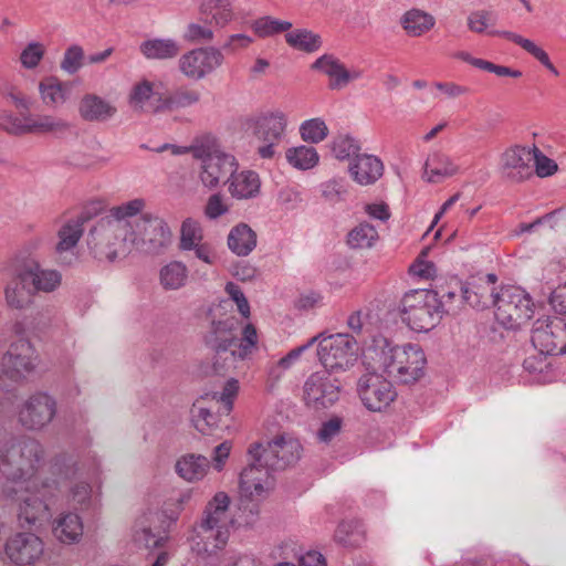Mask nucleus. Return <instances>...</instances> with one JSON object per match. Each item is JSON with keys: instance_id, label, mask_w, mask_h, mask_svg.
<instances>
[{"instance_id": "nucleus-1", "label": "nucleus", "mask_w": 566, "mask_h": 566, "mask_svg": "<svg viewBox=\"0 0 566 566\" xmlns=\"http://www.w3.org/2000/svg\"><path fill=\"white\" fill-rule=\"evenodd\" d=\"M51 471L55 478L43 480L35 492L27 489L25 494L19 495L17 489L6 488L7 496L20 502L18 516L22 526L50 517V503L61 493L62 485L76 476V462L70 455H56Z\"/></svg>"}, {"instance_id": "nucleus-2", "label": "nucleus", "mask_w": 566, "mask_h": 566, "mask_svg": "<svg viewBox=\"0 0 566 566\" xmlns=\"http://www.w3.org/2000/svg\"><path fill=\"white\" fill-rule=\"evenodd\" d=\"M44 460V448L30 437L11 438L0 449V471L13 482H27Z\"/></svg>"}, {"instance_id": "nucleus-3", "label": "nucleus", "mask_w": 566, "mask_h": 566, "mask_svg": "<svg viewBox=\"0 0 566 566\" xmlns=\"http://www.w3.org/2000/svg\"><path fill=\"white\" fill-rule=\"evenodd\" d=\"M454 307L439 298L433 290H412L400 302V317L416 332H429L444 314L454 312Z\"/></svg>"}, {"instance_id": "nucleus-4", "label": "nucleus", "mask_w": 566, "mask_h": 566, "mask_svg": "<svg viewBox=\"0 0 566 566\" xmlns=\"http://www.w3.org/2000/svg\"><path fill=\"white\" fill-rule=\"evenodd\" d=\"M189 151L193 158L202 161L200 180L205 187L212 189L221 182H228L238 167L234 156L220 149L214 136L207 134L195 138Z\"/></svg>"}, {"instance_id": "nucleus-5", "label": "nucleus", "mask_w": 566, "mask_h": 566, "mask_svg": "<svg viewBox=\"0 0 566 566\" xmlns=\"http://www.w3.org/2000/svg\"><path fill=\"white\" fill-rule=\"evenodd\" d=\"M87 245L95 259L114 262L130 253L126 223L102 217L87 234Z\"/></svg>"}, {"instance_id": "nucleus-6", "label": "nucleus", "mask_w": 566, "mask_h": 566, "mask_svg": "<svg viewBox=\"0 0 566 566\" xmlns=\"http://www.w3.org/2000/svg\"><path fill=\"white\" fill-rule=\"evenodd\" d=\"M321 336L317 343V357L323 367L332 370L346 373L358 360L359 347L354 335L348 333H336Z\"/></svg>"}, {"instance_id": "nucleus-7", "label": "nucleus", "mask_w": 566, "mask_h": 566, "mask_svg": "<svg viewBox=\"0 0 566 566\" xmlns=\"http://www.w3.org/2000/svg\"><path fill=\"white\" fill-rule=\"evenodd\" d=\"M230 505V497L226 492H218L208 502L203 517L197 526V533L205 541L203 551L214 554L222 549L229 538V530L224 525L226 513Z\"/></svg>"}, {"instance_id": "nucleus-8", "label": "nucleus", "mask_w": 566, "mask_h": 566, "mask_svg": "<svg viewBox=\"0 0 566 566\" xmlns=\"http://www.w3.org/2000/svg\"><path fill=\"white\" fill-rule=\"evenodd\" d=\"M496 321L506 328H517L533 316V302L521 287L506 285L492 293Z\"/></svg>"}, {"instance_id": "nucleus-9", "label": "nucleus", "mask_w": 566, "mask_h": 566, "mask_svg": "<svg viewBox=\"0 0 566 566\" xmlns=\"http://www.w3.org/2000/svg\"><path fill=\"white\" fill-rule=\"evenodd\" d=\"M171 242V231L167 223L151 213H144L134 222V229L128 230V243L146 254H159Z\"/></svg>"}, {"instance_id": "nucleus-10", "label": "nucleus", "mask_w": 566, "mask_h": 566, "mask_svg": "<svg viewBox=\"0 0 566 566\" xmlns=\"http://www.w3.org/2000/svg\"><path fill=\"white\" fill-rule=\"evenodd\" d=\"M40 356L28 338L12 342L0 360V380L21 384L33 374Z\"/></svg>"}, {"instance_id": "nucleus-11", "label": "nucleus", "mask_w": 566, "mask_h": 566, "mask_svg": "<svg viewBox=\"0 0 566 566\" xmlns=\"http://www.w3.org/2000/svg\"><path fill=\"white\" fill-rule=\"evenodd\" d=\"M249 123L255 138L263 144L258 147L260 157L263 159L273 158L276 154V147L284 137L287 125L286 115L281 111L266 112Z\"/></svg>"}, {"instance_id": "nucleus-12", "label": "nucleus", "mask_w": 566, "mask_h": 566, "mask_svg": "<svg viewBox=\"0 0 566 566\" xmlns=\"http://www.w3.org/2000/svg\"><path fill=\"white\" fill-rule=\"evenodd\" d=\"M249 464L242 470L240 474V493L241 502L244 500L249 501L251 518L247 520V523H252L254 517L259 514V505L255 501H259L264 496L265 488L264 484L270 478L271 468L264 464V459L256 461L258 454L249 453Z\"/></svg>"}, {"instance_id": "nucleus-13", "label": "nucleus", "mask_w": 566, "mask_h": 566, "mask_svg": "<svg viewBox=\"0 0 566 566\" xmlns=\"http://www.w3.org/2000/svg\"><path fill=\"white\" fill-rule=\"evenodd\" d=\"M302 446L298 440L279 436L266 446L255 442L249 447V453L258 454L256 461L264 459V464L273 471L284 470L301 457Z\"/></svg>"}, {"instance_id": "nucleus-14", "label": "nucleus", "mask_w": 566, "mask_h": 566, "mask_svg": "<svg viewBox=\"0 0 566 566\" xmlns=\"http://www.w3.org/2000/svg\"><path fill=\"white\" fill-rule=\"evenodd\" d=\"M238 391H206L191 407L195 427L203 432L206 427L217 422V415L228 416L237 398Z\"/></svg>"}, {"instance_id": "nucleus-15", "label": "nucleus", "mask_w": 566, "mask_h": 566, "mask_svg": "<svg viewBox=\"0 0 566 566\" xmlns=\"http://www.w3.org/2000/svg\"><path fill=\"white\" fill-rule=\"evenodd\" d=\"M537 350L549 355L566 353V322L559 317H544L535 321L531 336Z\"/></svg>"}, {"instance_id": "nucleus-16", "label": "nucleus", "mask_w": 566, "mask_h": 566, "mask_svg": "<svg viewBox=\"0 0 566 566\" xmlns=\"http://www.w3.org/2000/svg\"><path fill=\"white\" fill-rule=\"evenodd\" d=\"M389 377L398 385H413L423 376L426 365L424 353L417 344H406L398 347Z\"/></svg>"}, {"instance_id": "nucleus-17", "label": "nucleus", "mask_w": 566, "mask_h": 566, "mask_svg": "<svg viewBox=\"0 0 566 566\" xmlns=\"http://www.w3.org/2000/svg\"><path fill=\"white\" fill-rule=\"evenodd\" d=\"M224 55L220 49L203 46L182 54L178 61L180 72L188 78L199 81L222 65Z\"/></svg>"}, {"instance_id": "nucleus-18", "label": "nucleus", "mask_w": 566, "mask_h": 566, "mask_svg": "<svg viewBox=\"0 0 566 566\" xmlns=\"http://www.w3.org/2000/svg\"><path fill=\"white\" fill-rule=\"evenodd\" d=\"M56 412V401L46 391H36L20 407L19 422L28 430H41L49 424Z\"/></svg>"}, {"instance_id": "nucleus-19", "label": "nucleus", "mask_w": 566, "mask_h": 566, "mask_svg": "<svg viewBox=\"0 0 566 566\" xmlns=\"http://www.w3.org/2000/svg\"><path fill=\"white\" fill-rule=\"evenodd\" d=\"M42 539L31 532H19L10 536L4 544L6 557L15 565H32L43 555Z\"/></svg>"}, {"instance_id": "nucleus-20", "label": "nucleus", "mask_w": 566, "mask_h": 566, "mask_svg": "<svg viewBox=\"0 0 566 566\" xmlns=\"http://www.w3.org/2000/svg\"><path fill=\"white\" fill-rule=\"evenodd\" d=\"M533 148L515 145L507 148L501 156L503 176L513 181L522 182L531 178L533 169Z\"/></svg>"}, {"instance_id": "nucleus-21", "label": "nucleus", "mask_w": 566, "mask_h": 566, "mask_svg": "<svg viewBox=\"0 0 566 566\" xmlns=\"http://www.w3.org/2000/svg\"><path fill=\"white\" fill-rule=\"evenodd\" d=\"M34 296L25 272L17 258L12 264L11 277L4 286L6 303L11 308L25 310L32 305Z\"/></svg>"}, {"instance_id": "nucleus-22", "label": "nucleus", "mask_w": 566, "mask_h": 566, "mask_svg": "<svg viewBox=\"0 0 566 566\" xmlns=\"http://www.w3.org/2000/svg\"><path fill=\"white\" fill-rule=\"evenodd\" d=\"M35 295L41 293H53L62 284V274L55 269L43 268L33 258H19Z\"/></svg>"}, {"instance_id": "nucleus-23", "label": "nucleus", "mask_w": 566, "mask_h": 566, "mask_svg": "<svg viewBox=\"0 0 566 566\" xmlns=\"http://www.w3.org/2000/svg\"><path fill=\"white\" fill-rule=\"evenodd\" d=\"M238 326L239 321L234 316L212 321L210 331L206 335V344L217 354L231 353L237 347L238 338L235 331Z\"/></svg>"}, {"instance_id": "nucleus-24", "label": "nucleus", "mask_w": 566, "mask_h": 566, "mask_svg": "<svg viewBox=\"0 0 566 566\" xmlns=\"http://www.w3.org/2000/svg\"><path fill=\"white\" fill-rule=\"evenodd\" d=\"M313 70L322 71L329 76V88L342 90L348 85L350 81L358 80L363 76V71H348L345 65L332 54H324L313 64Z\"/></svg>"}, {"instance_id": "nucleus-25", "label": "nucleus", "mask_w": 566, "mask_h": 566, "mask_svg": "<svg viewBox=\"0 0 566 566\" xmlns=\"http://www.w3.org/2000/svg\"><path fill=\"white\" fill-rule=\"evenodd\" d=\"M399 345H395L387 337L374 335L364 349V359L367 365L382 369L389 375Z\"/></svg>"}, {"instance_id": "nucleus-26", "label": "nucleus", "mask_w": 566, "mask_h": 566, "mask_svg": "<svg viewBox=\"0 0 566 566\" xmlns=\"http://www.w3.org/2000/svg\"><path fill=\"white\" fill-rule=\"evenodd\" d=\"M163 98L161 94L154 93L153 83L144 80L133 86L128 103L136 113L158 114L163 113Z\"/></svg>"}, {"instance_id": "nucleus-27", "label": "nucleus", "mask_w": 566, "mask_h": 566, "mask_svg": "<svg viewBox=\"0 0 566 566\" xmlns=\"http://www.w3.org/2000/svg\"><path fill=\"white\" fill-rule=\"evenodd\" d=\"M348 171L354 181L361 186H369L382 176L384 164L375 155L360 153L349 164Z\"/></svg>"}, {"instance_id": "nucleus-28", "label": "nucleus", "mask_w": 566, "mask_h": 566, "mask_svg": "<svg viewBox=\"0 0 566 566\" xmlns=\"http://www.w3.org/2000/svg\"><path fill=\"white\" fill-rule=\"evenodd\" d=\"M116 112L114 105L95 94H85L78 104L80 116L86 122H106Z\"/></svg>"}, {"instance_id": "nucleus-29", "label": "nucleus", "mask_w": 566, "mask_h": 566, "mask_svg": "<svg viewBox=\"0 0 566 566\" xmlns=\"http://www.w3.org/2000/svg\"><path fill=\"white\" fill-rule=\"evenodd\" d=\"M139 51L147 60L167 61L176 59L181 51V46L175 39L153 38L143 41Z\"/></svg>"}, {"instance_id": "nucleus-30", "label": "nucleus", "mask_w": 566, "mask_h": 566, "mask_svg": "<svg viewBox=\"0 0 566 566\" xmlns=\"http://www.w3.org/2000/svg\"><path fill=\"white\" fill-rule=\"evenodd\" d=\"M52 532L63 544L78 543L83 536L82 518L76 513H63L54 521Z\"/></svg>"}, {"instance_id": "nucleus-31", "label": "nucleus", "mask_w": 566, "mask_h": 566, "mask_svg": "<svg viewBox=\"0 0 566 566\" xmlns=\"http://www.w3.org/2000/svg\"><path fill=\"white\" fill-rule=\"evenodd\" d=\"M91 218L88 211L82 212L76 219L69 220L59 230V242L56 244V252L62 258L63 253L71 251L75 248L78 240L83 234V224Z\"/></svg>"}, {"instance_id": "nucleus-32", "label": "nucleus", "mask_w": 566, "mask_h": 566, "mask_svg": "<svg viewBox=\"0 0 566 566\" xmlns=\"http://www.w3.org/2000/svg\"><path fill=\"white\" fill-rule=\"evenodd\" d=\"M200 21L209 22L218 28L226 27L233 19V10L229 0H207L201 3Z\"/></svg>"}, {"instance_id": "nucleus-33", "label": "nucleus", "mask_w": 566, "mask_h": 566, "mask_svg": "<svg viewBox=\"0 0 566 566\" xmlns=\"http://www.w3.org/2000/svg\"><path fill=\"white\" fill-rule=\"evenodd\" d=\"M71 85L55 76H49L39 83V93L42 102L49 107L64 104L70 94Z\"/></svg>"}, {"instance_id": "nucleus-34", "label": "nucleus", "mask_w": 566, "mask_h": 566, "mask_svg": "<svg viewBox=\"0 0 566 566\" xmlns=\"http://www.w3.org/2000/svg\"><path fill=\"white\" fill-rule=\"evenodd\" d=\"M228 247L238 256H247L256 247V233L247 223H239L230 230Z\"/></svg>"}, {"instance_id": "nucleus-35", "label": "nucleus", "mask_w": 566, "mask_h": 566, "mask_svg": "<svg viewBox=\"0 0 566 566\" xmlns=\"http://www.w3.org/2000/svg\"><path fill=\"white\" fill-rule=\"evenodd\" d=\"M366 539V531L358 520L342 521L334 533V541L347 548L360 547Z\"/></svg>"}, {"instance_id": "nucleus-36", "label": "nucleus", "mask_w": 566, "mask_h": 566, "mask_svg": "<svg viewBox=\"0 0 566 566\" xmlns=\"http://www.w3.org/2000/svg\"><path fill=\"white\" fill-rule=\"evenodd\" d=\"M459 167L452 159L441 153H434L428 157L424 164V177L429 182H440L442 179L452 177Z\"/></svg>"}, {"instance_id": "nucleus-37", "label": "nucleus", "mask_w": 566, "mask_h": 566, "mask_svg": "<svg viewBox=\"0 0 566 566\" xmlns=\"http://www.w3.org/2000/svg\"><path fill=\"white\" fill-rule=\"evenodd\" d=\"M228 182L230 193L238 199L252 198L260 189L259 175L251 170L233 174Z\"/></svg>"}, {"instance_id": "nucleus-38", "label": "nucleus", "mask_w": 566, "mask_h": 566, "mask_svg": "<svg viewBox=\"0 0 566 566\" xmlns=\"http://www.w3.org/2000/svg\"><path fill=\"white\" fill-rule=\"evenodd\" d=\"M400 23L408 35L421 36L434 27L436 19L426 11L411 9L402 14Z\"/></svg>"}, {"instance_id": "nucleus-39", "label": "nucleus", "mask_w": 566, "mask_h": 566, "mask_svg": "<svg viewBox=\"0 0 566 566\" xmlns=\"http://www.w3.org/2000/svg\"><path fill=\"white\" fill-rule=\"evenodd\" d=\"M177 474L186 481L201 480L209 468V460L203 455L186 454L176 462Z\"/></svg>"}, {"instance_id": "nucleus-40", "label": "nucleus", "mask_w": 566, "mask_h": 566, "mask_svg": "<svg viewBox=\"0 0 566 566\" xmlns=\"http://www.w3.org/2000/svg\"><path fill=\"white\" fill-rule=\"evenodd\" d=\"M73 125L57 116L36 115L33 116V134H49L55 138H64L72 133Z\"/></svg>"}, {"instance_id": "nucleus-41", "label": "nucleus", "mask_w": 566, "mask_h": 566, "mask_svg": "<svg viewBox=\"0 0 566 566\" xmlns=\"http://www.w3.org/2000/svg\"><path fill=\"white\" fill-rule=\"evenodd\" d=\"M286 43L294 50L314 53L322 48V38L308 29L289 30L284 35Z\"/></svg>"}, {"instance_id": "nucleus-42", "label": "nucleus", "mask_w": 566, "mask_h": 566, "mask_svg": "<svg viewBox=\"0 0 566 566\" xmlns=\"http://www.w3.org/2000/svg\"><path fill=\"white\" fill-rule=\"evenodd\" d=\"M497 34L504 36L505 39L512 41L513 43L520 45L523 50H525L527 53H530L532 56H534L541 64H543L551 73L554 75H558V70L554 66V64L551 62L548 54L539 48L537 44H535L533 41L523 38L522 35L510 32V31H503L497 32Z\"/></svg>"}, {"instance_id": "nucleus-43", "label": "nucleus", "mask_w": 566, "mask_h": 566, "mask_svg": "<svg viewBox=\"0 0 566 566\" xmlns=\"http://www.w3.org/2000/svg\"><path fill=\"white\" fill-rule=\"evenodd\" d=\"M344 375L345 373L343 371L324 367L307 378L304 389H342L343 385H345Z\"/></svg>"}, {"instance_id": "nucleus-44", "label": "nucleus", "mask_w": 566, "mask_h": 566, "mask_svg": "<svg viewBox=\"0 0 566 566\" xmlns=\"http://www.w3.org/2000/svg\"><path fill=\"white\" fill-rule=\"evenodd\" d=\"M200 96L196 88L179 87L163 98V113L192 106L200 101Z\"/></svg>"}, {"instance_id": "nucleus-45", "label": "nucleus", "mask_w": 566, "mask_h": 566, "mask_svg": "<svg viewBox=\"0 0 566 566\" xmlns=\"http://www.w3.org/2000/svg\"><path fill=\"white\" fill-rule=\"evenodd\" d=\"M159 279L165 290H178L188 279L187 266L179 261H172L161 268Z\"/></svg>"}, {"instance_id": "nucleus-46", "label": "nucleus", "mask_w": 566, "mask_h": 566, "mask_svg": "<svg viewBox=\"0 0 566 566\" xmlns=\"http://www.w3.org/2000/svg\"><path fill=\"white\" fill-rule=\"evenodd\" d=\"M378 238L379 235L375 227L365 221L348 232L347 244L352 249H369L376 243Z\"/></svg>"}, {"instance_id": "nucleus-47", "label": "nucleus", "mask_w": 566, "mask_h": 566, "mask_svg": "<svg viewBox=\"0 0 566 566\" xmlns=\"http://www.w3.org/2000/svg\"><path fill=\"white\" fill-rule=\"evenodd\" d=\"M285 158L291 166L301 170L311 169L318 163L316 149L304 145L289 148Z\"/></svg>"}, {"instance_id": "nucleus-48", "label": "nucleus", "mask_w": 566, "mask_h": 566, "mask_svg": "<svg viewBox=\"0 0 566 566\" xmlns=\"http://www.w3.org/2000/svg\"><path fill=\"white\" fill-rule=\"evenodd\" d=\"M455 59H459L463 62H467L478 69H481L483 71L494 73L497 76H511V77H521L522 72L518 70H513L509 66L504 65H497L490 61L473 57L469 52L467 51H459L454 54Z\"/></svg>"}, {"instance_id": "nucleus-49", "label": "nucleus", "mask_w": 566, "mask_h": 566, "mask_svg": "<svg viewBox=\"0 0 566 566\" xmlns=\"http://www.w3.org/2000/svg\"><path fill=\"white\" fill-rule=\"evenodd\" d=\"M461 300L475 308H484L488 306L489 301L492 303L491 294L486 286L478 285L475 282H468L461 285Z\"/></svg>"}, {"instance_id": "nucleus-50", "label": "nucleus", "mask_w": 566, "mask_h": 566, "mask_svg": "<svg viewBox=\"0 0 566 566\" xmlns=\"http://www.w3.org/2000/svg\"><path fill=\"white\" fill-rule=\"evenodd\" d=\"M292 22L286 20H279L275 18H272L270 15L262 17L254 21L253 23V30L254 32L261 36H272L275 34H280L283 32H289V30L292 29Z\"/></svg>"}, {"instance_id": "nucleus-51", "label": "nucleus", "mask_w": 566, "mask_h": 566, "mask_svg": "<svg viewBox=\"0 0 566 566\" xmlns=\"http://www.w3.org/2000/svg\"><path fill=\"white\" fill-rule=\"evenodd\" d=\"M363 405L373 412L386 409L397 397V391H359Z\"/></svg>"}, {"instance_id": "nucleus-52", "label": "nucleus", "mask_w": 566, "mask_h": 566, "mask_svg": "<svg viewBox=\"0 0 566 566\" xmlns=\"http://www.w3.org/2000/svg\"><path fill=\"white\" fill-rule=\"evenodd\" d=\"M360 149L359 142L349 135L337 136L332 143V151L339 160H354L360 154Z\"/></svg>"}, {"instance_id": "nucleus-53", "label": "nucleus", "mask_w": 566, "mask_h": 566, "mask_svg": "<svg viewBox=\"0 0 566 566\" xmlns=\"http://www.w3.org/2000/svg\"><path fill=\"white\" fill-rule=\"evenodd\" d=\"M144 207L145 201L143 199H134L118 207H113L105 217L126 223L127 229L132 231L134 224H130L126 219L138 214Z\"/></svg>"}, {"instance_id": "nucleus-54", "label": "nucleus", "mask_w": 566, "mask_h": 566, "mask_svg": "<svg viewBox=\"0 0 566 566\" xmlns=\"http://www.w3.org/2000/svg\"><path fill=\"white\" fill-rule=\"evenodd\" d=\"M45 55V46L38 41L29 42L19 55V62L24 70H35Z\"/></svg>"}, {"instance_id": "nucleus-55", "label": "nucleus", "mask_w": 566, "mask_h": 566, "mask_svg": "<svg viewBox=\"0 0 566 566\" xmlns=\"http://www.w3.org/2000/svg\"><path fill=\"white\" fill-rule=\"evenodd\" d=\"M258 345V333L253 324L249 323L243 327L242 337L240 343H237L238 349L231 350V358L234 359L237 356L240 359H245Z\"/></svg>"}, {"instance_id": "nucleus-56", "label": "nucleus", "mask_w": 566, "mask_h": 566, "mask_svg": "<svg viewBox=\"0 0 566 566\" xmlns=\"http://www.w3.org/2000/svg\"><path fill=\"white\" fill-rule=\"evenodd\" d=\"M301 137L305 142L319 143L328 135V128L321 118H312L302 123L300 127Z\"/></svg>"}, {"instance_id": "nucleus-57", "label": "nucleus", "mask_w": 566, "mask_h": 566, "mask_svg": "<svg viewBox=\"0 0 566 566\" xmlns=\"http://www.w3.org/2000/svg\"><path fill=\"white\" fill-rule=\"evenodd\" d=\"M7 124L4 132L13 136H22L33 134V115L30 113L23 114L21 117L8 114L4 116Z\"/></svg>"}, {"instance_id": "nucleus-58", "label": "nucleus", "mask_w": 566, "mask_h": 566, "mask_svg": "<svg viewBox=\"0 0 566 566\" xmlns=\"http://www.w3.org/2000/svg\"><path fill=\"white\" fill-rule=\"evenodd\" d=\"M180 248L190 250L202 240V229L198 221L186 219L181 224Z\"/></svg>"}, {"instance_id": "nucleus-59", "label": "nucleus", "mask_w": 566, "mask_h": 566, "mask_svg": "<svg viewBox=\"0 0 566 566\" xmlns=\"http://www.w3.org/2000/svg\"><path fill=\"white\" fill-rule=\"evenodd\" d=\"M83 48L77 44H73L65 50L60 67L65 73L73 75L83 66Z\"/></svg>"}, {"instance_id": "nucleus-60", "label": "nucleus", "mask_w": 566, "mask_h": 566, "mask_svg": "<svg viewBox=\"0 0 566 566\" xmlns=\"http://www.w3.org/2000/svg\"><path fill=\"white\" fill-rule=\"evenodd\" d=\"M182 36L190 43H205L212 41L214 34L209 22H192L187 25Z\"/></svg>"}, {"instance_id": "nucleus-61", "label": "nucleus", "mask_w": 566, "mask_h": 566, "mask_svg": "<svg viewBox=\"0 0 566 566\" xmlns=\"http://www.w3.org/2000/svg\"><path fill=\"white\" fill-rule=\"evenodd\" d=\"M339 391H305L304 401L314 410L332 407L338 400Z\"/></svg>"}, {"instance_id": "nucleus-62", "label": "nucleus", "mask_w": 566, "mask_h": 566, "mask_svg": "<svg viewBox=\"0 0 566 566\" xmlns=\"http://www.w3.org/2000/svg\"><path fill=\"white\" fill-rule=\"evenodd\" d=\"M323 198L331 202L337 203L344 200L347 195V182L344 179H331L321 185Z\"/></svg>"}, {"instance_id": "nucleus-63", "label": "nucleus", "mask_w": 566, "mask_h": 566, "mask_svg": "<svg viewBox=\"0 0 566 566\" xmlns=\"http://www.w3.org/2000/svg\"><path fill=\"white\" fill-rule=\"evenodd\" d=\"M0 95L11 101L19 109L29 111L31 108L32 103L30 98L17 85L10 82L0 84Z\"/></svg>"}, {"instance_id": "nucleus-64", "label": "nucleus", "mask_w": 566, "mask_h": 566, "mask_svg": "<svg viewBox=\"0 0 566 566\" xmlns=\"http://www.w3.org/2000/svg\"><path fill=\"white\" fill-rule=\"evenodd\" d=\"M377 369L375 366L367 365L366 371L358 378L357 389H386L390 384Z\"/></svg>"}]
</instances>
